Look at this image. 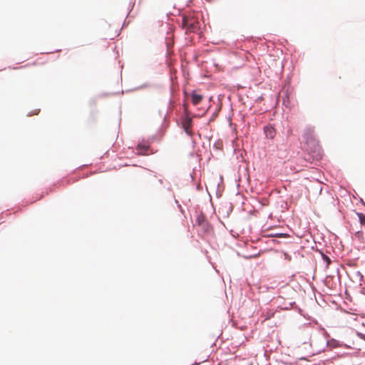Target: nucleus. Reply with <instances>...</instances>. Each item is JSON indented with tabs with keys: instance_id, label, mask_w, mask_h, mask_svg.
<instances>
[{
	"instance_id": "f257e3e1",
	"label": "nucleus",
	"mask_w": 365,
	"mask_h": 365,
	"mask_svg": "<svg viewBox=\"0 0 365 365\" xmlns=\"http://www.w3.org/2000/svg\"><path fill=\"white\" fill-rule=\"evenodd\" d=\"M182 27L187 32H197L200 30V25L198 14L188 13L183 14L182 17Z\"/></svg>"
},
{
	"instance_id": "f03ea898",
	"label": "nucleus",
	"mask_w": 365,
	"mask_h": 365,
	"mask_svg": "<svg viewBox=\"0 0 365 365\" xmlns=\"http://www.w3.org/2000/svg\"><path fill=\"white\" fill-rule=\"evenodd\" d=\"M304 139L307 145L306 149L310 151H317L319 148V143L317 140L314 128H306L304 133Z\"/></svg>"
},
{
	"instance_id": "7ed1b4c3",
	"label": "nucleus",
	"mask_w": 365,
	"mask_h": 365,
	"mask_svg": "<svg viewBox=\"0 0 365 365\" xmlns=\"http://www.w3.org/2000/svg\"><path fill=\"white\" fill-rule=\"evenodd\" d=\"M237 245V255L238 256L242 257L245 259H251V254L248 250V240H239L236 244Z\"/></svg>"
},
{
	"instance_id": "20e7f679",
	"label": "nucleus",
	"mask_w": 365,
	"mask_h": 365,
	"mask_svg": "<svg viewBox=\"0 0 365 365\" xmlns=\"http://www.w3.org/2000/svg\"><path fill=\"white\" fill-rule=\"evenodd\" d=\"M239 181L242 183L244 181L247 182L250 184V173L248 168L247 164L240 165L239 167Z\"/></svg>"
},
{
	"instance_id": "39448f33",
	"label": "nucleus",
	"mask_w": 365,
	"mask_h": 365,
	"mask_svg": "<svg viewBox=\"0 0 365 365\" xmlns=\"http://www.w3.org/2000/svg\"><path fill=\"white\" fill-rule=\"evenodd\" d=\"M138 155H146L150 150V143L148 141L143 140L140 141L136 147Z\"/></svg>"
},
{
	"instance_id": "423d86ee",
	"label": "nucleus",
	"mask_w": 365,
	"mask_h": 365,
	"mask_svg": "<svg viewBox=\"0 0 365 365\" xmlns=\"http://www.w3.org/2000/svg\"><path fill=\"white\" fill-rule=\"evenodd\" d=\"M180 123L182 125L192 126V118L187 114H184L180 118Z\"/></svg>"
},
{
	"instance_id": "0eeeda50",
	"label": "nucleus",
	"mask_w": 365,
	"mask_h": 365,
	"mask_svg": "<svg viewBox=\"0 0 365 365\" xmlns=\"http://www.w3.org/2000/svg\"><path fill=\"white\" fill-rule=\"evenodd\" d=\"M264 132L267 138L272 139L275 136V130L273 127L267 125L264 128Z\"/></svg>"
},
{
	"instance_id": "6e6552de",
	"label": "nucleus",
	"mask_w": 365,
	"mask_h": 365,
	"mask_svg": "<svg viewBox=\"0 0 365 365\" xmlns=\"http://www.w3.org/2000/svg\"><path fill=\"white\" fill-rule=\"evenodd\" d=\"M202 100V96L195 91L191 93V101L194 105H198Z\"/></svg>"
},
{
	"instance_id": "1a4fd4ad",
	"label": "nucleus",
	"mask_w": 365,
	"mask_h": 365,
	"mask_svg": "<svg viewBox=\"0 0 365 365\" xmlns=\"http://www.w3.org/2000/svg\"><path fill=\"white\" fill-rule=\"evenodd\" d=\"M206 221H207L206 217L202 212H200L196 217V223L198 226L203 225Z\"/></svg>"
},
{
	"instance_id": "9d476101",
	"label": "nucleus",
	"mask_w": 365,
	"mask_h": 365,
	"mask_svg": "<svg viewBox=\"0 0 365 365\" xmlns=\"http://www.w3.org/2000/svg\"><path fill=\"white\" fill-rule=\"evenodd\" d=\"M153 87H156V85L150 83H145L136 87L135 88H134V90L138 91V90H141V89H143L145 88H153Z\"/></svg>"
},
{
	"instance_id": "9b49d317",
	"label": "nucleus",
	"mask_w": 365,
	"mask_h": 365,
	"mask_svg": "<svg viewBox=\"0 0 365 365\" xmlns=\"http://www.w3.org/2000/svg\"><path fill=\"white\" fill-rule=\"evenodd\" d=\"M180 127L183 129L184 132L187 136H192L193 132L191 130L192 126L181 125Z\"/></svg>"
},
{
	"instance_id": "f8f14e48",
	"label": "nucleus",
	"mask_w": 365,
	"mask_h": 365,
	"mask_svg": "<svg viewBox=\"0 0 365 365\" xmlns=\"http://www.w3.org/2000/svg\"><path fill=\"white\" fill-rule=\"evenodd\" d=\"M200 227L202 228L205 233H209L210 232L211 225L207 221H206L203 225H201Z\"/></svg>"
},
{
	"instance_id": "ddd939ff",
	"label": "nucleus",
	"mask_w": 365,
	"mask_h": 365,
	"mask_svg": "<svg viewBox=\"0 0 365 365\" xmlns=\"http://www.w3.org/2000/svg\"><path fill=\"white\" fill-rule=\"evenodd\" d=\"M358 217H359V220L360 223L362 225L365 226V215L364 214H362V213H358Z\"/></svg>"
},
{
	"instance_id": "4468645a",
	"label": "nucleus",
	"mask_w": 365,
	"mask_h": 365,
	"mask_svg": "<svg viewBox=\"0 0 365 365\" xmlns=\"http://www.w3.org/2000/svg\"><path fill=\"white\" fill-rule=\"evenodd\" d=\"M69 183V181L67 180H61L60 182H58V185L59 186H61V185H65L66 184H68Z\"/></svg>"
},
{
	"instance_id": "2eb2a0df",
	"label": "nucleus",
	"mask_w": 365,
	"mask_h": 365,
	"mask_svg": "<svg viewBox=\"0 0 365 365\" xmlns=\"http://www.w3.org/2000/svg\"><path fill=\"white\" fill-rule=\"evenodd\" d=\"M175 202L177 205V207L180 209V212H183L181 205L179 203V201L177 199H175Z\"/></svg>"
},
{
	"instance_id": "dca6fc26",
	"label": "nucleus",
	"mask_w": 365,
	"mask_h": 365,
	"mask_svg": "<svg viewBox=\"0 0 365 365\" xmlns=\"http://www.w3.org/2000/svg\"><path fill=\"white\" fill-rule=\"evenodd\" d=\"M40 111V109H38V110H35V111L34 113H29L27 114V116H31L33 115H36L38 113V112Z\"/></svg>"
},
{
	"instance_id": "f3484780",
	"label": "nucleus",
	"mask_w": 365,
	"mask_h": 365,
	"mask_svg": "<svg viewBox=\"0 0 365 365\" xmlns=\"http://www.w3.org/2000/svg\"><path fill=\"white\" fill-rule=\"evenodd\" d=\"M168 110H167L166 113H165V115L163 117L164 121H165L167 120V118H168Z\"/></svg>"
},
{
	"instance_id": "a211bd4d",
	"label": "nucleus",
	"mask_w": 365,
	"mask_h": 365,
	"mask_svg": "<svg viewBox=\"0 0 365 365\" xmlns=\"http://www.w3.org/2000/svg\"><path fill=\"white\" fill-rule=\"evenodd\" d=\"M173 103V100L170 98L168 101V110L169 109V106H171Z\"/></svg>"
},
{
	"instance_id": "6ab92c4d",
	"label": "nucleus",
	"mask_w": 365,
	"mask_h": 365,
	"mask_svg": "<svg viewBox=\"0 0 365 365\" xmlns=\"http://www.w3.org/2000/svg\"><path fill=\"white\" fill-rule=\"evenodd\" d=\"M258 255V254L257 252H252V257H257Z\"/></svg>"
},
{
	"instance_id": "aec40b11",
	"label": "nucleus",
	"mask_w": 365,
	"mask_h": 365,
	"mask_svg": "<svg viewBox=\"0 0 365 365\" xmlns=\"http://www.w3.org/2000/svg\"><path fill=\"white\" fill-rule=\"evenodd\" d=\"M192 1V0H188L187 3V6H188Z\"/></svg>"
},
{
	"instance_id": "412c9836",
	"label": "nucleus",
	"mask_w": 365,
	"mask_h": 365,
	"mask_svg": "<svg viewBox=\"0 0 365 365\" xmlns=\"http://www.w3.org/2000/svg\"><path fill=\"white\" fill-rule=\"evenodd\" d=\"M108 94H106V93H101L100 96L104 97V96H106Z\"/></svg>"
},
{
	"instance_id": "4be33fe9",
	"label": "nucleus",
	"mask_w": 365,
	"mask_h": 365,
	"mask_svg": "<svg viewBox=\"0 0 365 365\" xmlns=\"http://www.w3.org/2000/svg\"><path fill=\"white\" fill-rule=\"evenodd\" d=\"M158 182H159V183H160V184H163V180H162V179H160V180H158Z\"/></svg>"
},
{
	"instance_id": "5701e85b",
	"label": "nucleus",
	"mask_w": 365,
	"mask_h": 365,
	"mask_svg": "<svg viewBox=\"0 0 365 365\" xmlns=\"http://www.w3.org/2000/svg\"><path fill=\"white\" fill-rule=\"evenodd\" d=\"M326 259H327V260L328 261V262L329 263V262H330L329 258H328L327 257H326Z\"/></svg>"
},
{
	"instance_id": "b1692460",
	"label": "nucleus",
	"mask_w": 365,
	"mask_h": 365,
	"mask_svg": "<svg viewBox=\"0 0 365 365\" xmlns=\"http://www.w3.org/2000/svg\"><path fill=\"white\" fill-rule=\"evenodd\" d=\"M168 190L171 191V190H172L171 187H169L168 188Z\"/></svg>"
},
{
	"instance_id": "393cba45",
	"label": "nucleus",
	"mask_w": 365,
	"mask_h": 365,
	"mask_svg": "<svg viewBox=\"0 0 365 365\" xmlns=\"http://www.w3.org/2000/svg\"><path fill=\"white\" fill-rule=\"evenodd\" d=\"M131 10H133V8H130V10L128 11V13H130Z\"/></svg>"
},
{
	"instance_id": "a878e982",
	"label": "nucleus",
	"mask_w": 365,
	"mask_h": 365,
	"mask_svg": "<svg viewBox=\"0 0 365 365\" xmlns=\"http://www.w3.org/2000/svg\"><path fill=\"white\" fill-rule=\"evenodd\" d=\"M131 10H133V8H130V10L128 11V13H130Z\"/></svg>"
},
{
	"instance_id": "bb28decb",
	"label": "nucleus",
	"mask_w": 365,
	"mask_h": 365,
	"mask_svg": "<svg viewBox=\"0 0 365 365\" xmlns=\"http://www.w3.org/2000/svg\"><path fill=\"white\" fill-rule=\"evenodd\" d=\"M131 10H133V8H130V10L128 11V13H130Z\"/></svg>"
},
{
	"instance_id": "cd10ccee",
	"label": "nucleus",
	"mask_w": 365,
	"mask_h": 365,
	"mask_svg": "<svg viewBox=\"0 0 365 365\" xmlns=\"http://www.w3.org/2000/svg\"><path fill=\"white\" fill-rule=\"evenodd\" d=\"M43 197V195H41L40 197H38V200H41V198Z\"/></svg>"
},
{
	"instance_id": "c85d7f7f",
	"label": "nucleus",
	"mask_w": 365,
	"mask_h": 365,
	"mask_svg": "<svg viewBox=\"0 0 365 365\" xmlns=\"http://www.w3.org/2000/svg\"><path fill=\"white\" fill-rule=\"evenodd\" d=\"M43 197V195H41L40 197H38V200H41V198Z\"/></svg>"
},
{
	"instance_id": "c756f323",
	"label": "nucleus",
	"mask_w": 365,
	"mask_h": 365,
	"mask_svg": "<svg viewBox=\"0 0 365 365\" xmlns=\"http://www.w3.org/2000/svg\"><path fill=\"white\" fill-rule=\"evenodd\" d=\"M43 197V195H41L40 197H38V200H41V198Z\"/></svg>"
},
{
	"instance_id": "7c9ffc66",
	"label": "nucleus",
	"mask_w": 365,
	"mask_h": 365,
	"mask_svg": "<svg viewBox=\"0 0 365 365\" xmlns=\"http://www.w3.org/2000/svg\"><path fill=\"white\" fill-rule=\"evenodd\" d=\"M249 230L251 231V226H249Z\"/></svg>"
},
{
	"instance_id": "2f4dec72",
	"label": "nucleus",
	"mask_w": 365,
	"mask_h": 365,
	"mask_svg": "<svg viewBox=\"0 0 365 365\" xmlns=\"http://www.w3.org/2000/svg\"><path fill=\"white\" fill-rule=\"evenodd\" d=\"M248 365H251V363H250V364H249Z\"/></svg>"
}]
</instances>
